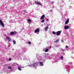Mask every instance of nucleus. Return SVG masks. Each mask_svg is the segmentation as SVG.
I'll return each mask as SVG.
<instances>
[{"label": "nucleus", "mask_w": 74, "mask_h": 74, "mask_svg": "<svg viewBox=\"0 0 74 74\" xmlns=\"http://www.w3.org/2000/svg\"><path fill=\"white\" fill-rule=\"evenodd\" d=\"M0 25L2 26L3 27H4V23H3V21H1V20L0 19Z\"/></svg>", "instance_id": "f257e3e1"}, {"label": "nucleus", "mask_w": 74, "mask_h": 74, "mask_svg": "<svg viewBox=\"0 0 74 74\" xmlns=\"http://www.w3.org/2000/svg\"><path fill=\"white\" fill-rule=\"evenodd\" d=\"M35 33H36V32H40V29L38 28H37L34 31Z\"/></svg>", "instance_id": "f03ea898"}, {"label": "nucleus", "mask_w": 74, "mask_h": 74, "mask_svg": "<svg viewBox=\"0 0 74 74\" xmlns=\"http://www.w3.org/2000/svg\"><path fill=\"white\" fill-rule=\"evenodd\" d=\"M44 18H45V15H43L40 17V19H41V20H42V19H43Z\"/></svg>", "instance_id": "7ed1b4c3"}, {"label": "nucleus", "mask_w": 74, "mask_h": 74, "mask_svg": "<svg viewBox=\"0 0 74 74\" xmlns=\"http://www.w3.org/2000/svg\"><path fill=\"white\" fill-rule=\"evenodd\" d=\"M61 33V31H58L57 32L56 35H57V36H59V35Z\"/></svg>", "instance_id": "20e7f679"}, {"label": "nucleus", "mask_w": 74, "mask_h": 74, "mask_svg": "<svg viewBox=\"0 0 74 74\" xmlns=\"http://www.w3.org/2000/svg\"><path fill=\"white\" fill-rule=\"evenodd\" d=\"M64 29L65 30H66V29H69V26H65L64 27Z\"/></svg>", "instance_id": "39448f33"}, {"label": "nucleus", "mask_w": 74, "mask_h": 74, "mask_svg": "<svg viewBox=\"0 0 74 74\" xmlns=\"http://www.w3.org/2000/svg\"><path fill=\"white\" fill-rule=\"evenodd\" d=\"M6 39L7 40H8V41L9 42H10V41H11V39H10V38H9V37L7 36L6 37Z\"/></svg>", "instance_id": "423d86ee"}, {"label": "nucleus", "mask_w": 74, "mask_h": 74, "mask_svg": "<svg viewBox=\"0 0 74 74\" xmlns=\"http://www.w3.org/2000/svg\"><path fill=\"white\" fill-rule=\"evenodd\" d=\"M69 22V19H67L65 23V24H67Z\"/></svg>", "instance_id": "0eeeda50"}, {"label": "nucleus", "mask_w": 74, "mask_h": 74, "mask_svg": "<svg viewBox=\"0 0 74 74\" xmlns=\"http://www.w3.org/2000/svg\"><path fill=\"white\" fill-rule=\"evenodd\" d=\"M14 32H10V34L11 36H12V35H13V34H14Z\"/></svg>", "instance_id": "6e6552de"}, {"label": "nucleus", "mask_w": 74, "mask_h": 74, "mask_svg": "<svg viewBox=\"0 0 74 74\" xmlns=\"http://www.w3.org/2000/svg\"><path fill=\"white\" fill-rule=\"evenodd\" d=\"M37 65V64H37V63H35V64H32V66H33L34 68V66H35V65Z\"/></svg>", "instance_id": "1a4fd4ad"}, {"label": "nucleus", "mask_w": 74, "mask_h": 74, "mask_svg": "<svg viewBox=\"0 0 74 74\" xmlns=\"http://www.w3.org/2000/svg\"><path fill=\"white\" fill-rule=\"evenodd\" d=\"M40 64L41 66H43V65H44V64H43V63H42V62H40Z\"/></svg>", "instance_id": "9d476101"}, {"label": "nucleus", "mask_w": 74, "mask_h": 74, "mask_svg": "<svg viewBox=\"0 0 74 74\" xmlns=\"http://www.w3.org/2000/svg\"><path fill=\"white\" fill-rule=\"evenodd\" d=\"M8 69H9L10 70V69H12V68L11 67V66H9L8 67Z\"/></svg>", "instance_id": "9b49d317"}, {"label": "nucleus", "mask_w": 74, "mask_h": 74, "mask_svg": "<svg viewBox=\"0 0 74 74\" xmlns=\"http://www.w3.org/2000/svg\"><path fill=\"white\" fill-rule=\"evenodd\" d=\"M48 49H46L45 50V52H47L48 51Z\"/></svg>", "instance_id": "f8f14e48"}, {"label": "nucleus", "mask_w": 74, "mask_h": 74, "mask_svg": "<svg viewBox=\"0 0 74 74\" xmlns=\"http://www.w3.org/2000/svg\"><path fill=\"white\" fill-rule=\"evenodd\" d=\"M36 4H39V5H42L40 4V3H38V2H36Z\"/></svg>", "instance_id": "ddd939ff"}, {"label": "nucleus", "mask_w": 74, "mask_h": 74, "mask_svg": "<svg viewBox=\"0 0 74 74\" xmlns=\"http://www.w3.org/2000/svg\"><path fill=\"white\" fill-rule=\"evenodd\" d=\"M48 27H47L46 28H45V31H47V29H48Z\"/></svg>", "instance_id": "4468645a"}, {"label": "nucleus", "mask_w": 74, "mask_h": 74, "mask_svg": "<svg viewBox=\"0 0 74 74\" xmlns=\"http://www.w3.org/2000/svg\"><path fill=\"white\" fill-rule=\"evenodd\" d=\"M63 56H61L60 58V59L61 60H63Z\"/></svg>", "instance_id": "2eb2a0df"}, {"label": "nucleus", "mask_w": 74, "mask_h": 74, "mask_svg": "<svg viewBox=\"0 0 74 74\" xmlns=\"http://www.w3.org/2000/svg\"><path fill=\"white\" fill-rule=\"evenodd\" d=\"M59 41V39H57V40L56 41H55V42H56V43H57V42Z\"/></svg>", "instance_id": "dca6fc26"}, {"label": "nucleus", "mask_w": 74, "mask_h": 74, "mask_svg": "<svg viewBox=\"0 0 74 74\" xmlns=\"http://www.w3.org/2000/svg\"><path fill=\"white\" fill-rule=\"evenodd\" d=\"M13 42L14 44H16V41H15V40H13Z\"/></svg>", "instance_id": "f3484780"}, {"label": "nucleus", "mask_w": 74, "mask_h": 74, "mask_svg": "<svg viewBox=\"0 0 74 74\" xmlns=\"http://www.w3.org/2000/svg\"><path fill=\"white\" fill-rule=\"evenodd\" d=\"M28 43L29 44H30V45L32 44V43L30 41L28 42Z\"/></svg>", "instance_id": "a211bd4d"}, {"label": "nucleus", "mask_w": 74, "mask_h": 74, "mask_svg": "<svg viewBox=\"0 0 74 74\" xmlns=\"http://www.w3.org/2000/svg\"><path fill=\"white\" fill-rule=\"evenodd\" d=\"M19 67L18 68V69L19 70H21V68L19 67V66H18Z\"/></svg>", "instance_id": "6ab92c4d"}, {"label": "nucleus", "mask_w": 74, "mask_h": 74, "mask_svg": "<svg viewBox=\"0 0 74 74\" xmlns=\"http://www.w3.org/2000/svg\"><path fill=\"white\" fill-rule=\"evenodd\" d=\"M44 22V20H43L41 21V22L42 23V22Z\"/></svg>", "instance_id": "aec40b11"}, {"label": "nucleus", "mask_w": 74, "mask_h": 74, "mask_svg": "<svg viewBox=\"0 0 74 74\" xmlns=\"http://www.w3.org/2000/svg\"><path fill=\"white\" fill-rule=\"evenodd\" d=\"M28 22H31V20H30V19H28Z\"/></svg>", "instance_id": "412c9836"}, {"label": "nucleus", "mask_w": 74, "mask_h": 74, "mask_svg": "<svg viewBox=\"0 0 74 74\" xmlns=\"http://www.w3.org/2000/svg\"><path fill=\"white\" fill-rule=\"evenodd\" d=\"M9 61H11V58H10L9 59Z\"/></svg>", "instance_id": "4be33fe9"}, {"label": "nucleus", "mask_w": 74, "mask_h": 74, "mask_svg": "<svg viewBox=\"0 0 74 74\" xmlns=\"http://www.w3.org/2000/svg\"><path fill=\"white\" fill-rule=\"evenodd\" d=\"M53 33L54 34H56V33H55V32H53Z\"/></svg>", "instance_id": "5701e85b"}, {"label": "nucleus", "mask_w": 74, "mask_h": 74, "mask_svg": "<svg viewBox=\"0 0 74 74\" xmlns=\"http://www.w3.org/2000/svg\"><path fill=\"white\" fill-rule=\"evenodd\" d=\"M66 48H68V46H66Z\"/></svg>", "instance_id": "b1692460"}, {"label": "nucleus", "mask_w": 74, "mask_h": 74, "mask_svg": "<svg viewBox=\"0 0 74 74\" xmlns=\"http://www.w3.org/2000/svg\"><path fill=\"white\" fill-rule=\"evenodd\" d=\"M47 21H49V19H47Z\"/></svg>", "instance_id": "393cba45"}, {"label": "nucleus", "mask_w": 74, "mask_h": 74, "mask_svg": "<svg viewBox=\"0 0 74 74\" xmlns=\"http://www.w3.org/2000/svg\"><path fill=\"white\" fill-rule=\"evenodd\" d=\"M61 41H62V42H63V40H61Z\"/></svg>", "instance_id": "a878e982"}, {"label": "nucleus", "mask_w": 74, "mask_h": 74, "mask_svg": "<svg viewBox=\"0 0 74 74\" xmlns=\"http://www.w3.org/2000/svg\"><path fill=\"white\" fill-rule=\"evenodd\" d=\"M53 2H51L52 4H53Z\"/></svg>", "instance_id": "bb28decb"}, {"label": "nucleus", "mask_w": 74, "mask_h": 74, "mask_svg": "<svg viewBox=\"0 0 74 74\" xmlns=\"http://www.w3.org/2000/svg\"><path fill=\"white\" fill-rule=\"evenodd\" d=\"M6 64H5V66H6Z\"/></svg>", "instance_id": "cd10ccee"}]
</instances>
